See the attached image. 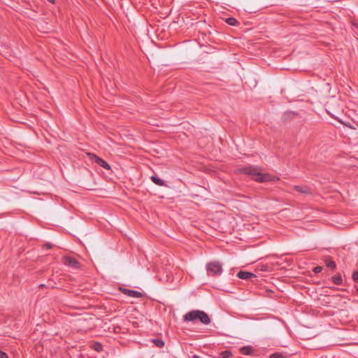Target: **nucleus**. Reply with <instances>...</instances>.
<instances>
[{"label":"nucleus","mask_w":358,"mask_h":358,"mask_svg":"<svg viewBox=\"0 0 358 358\" xmlns=\"http://www.w3.org/2000/svg\"><path fill=\"white\" fill-rule=\"evenodd\" d=\"M262 168L257 166H247L238 169V173L251 176L257 182H264L271 180V176L262 173Z\"/></svg>","instance_id":"obj_1"},{"label":"nucleus","mask_w":358,"mask_h":358,"mask_svg":"<svg viewBox=\"0 0 358 358\" xmlns=\"http://www.w3.org/2000/svg\"><path fill=\"white\" fill-rule=\"evenodd\" d=\"M183 320L187 322H195L196 320H199L205 325L210 323V318L206 312L200 310H194L187 313L183 316Z\"/></svg>","instance_id":"obj_2"},{"label":"nucleus","mask_w":358,"mask_h":358,"mask_svg":"<svg viewBox=\"0 0 358 358\" xmlns=\"http://www.w3.org/2000/svg\"><path fill=\"white\" fill-rule=\"evenodd\" d=\"M222 264L217 261L208 262L206 264V272L208 276H219L222 273Z\"/></svg>","instance_id":"obj_3"},{"label":"nucleus","mask_w":358,"mask_h":358,"mask_svg":"<svg viewBox=\"0 0 358 358\" xmlns=\"http://www.w3.org/2000/svg\"><path fill=\"white\" fill-rule=\"evenodd\" d=\"M88 155L90 157V159L92 162L96 163L97 164H99V166H101V167L106 170L110 169V166L103 159L92 153H89Z\"/></svg>","instance_id":"obj_4"},{"label":"nucleus","mask_w":358,"mask_h":358,"mask_svg":"<svg viewBox=\"0 0 358 358\" xmlns=\"http://www.w3.org/2000/svg\"><path fill=\"white\" fill-rule=\"evenodd\" d=\"M64 264L73 268H78L80 263L73 257L66 256L64 257Z\"/></svg>","instance_id":"obj_5"},{"label":"nucleus","mask_w":358,"mask_h":358,"mask_svg":"<svg viewBox=\"0 0 358 358\" xmlns=\"http://www.w3.org/2000/svg\"><path fill=\"white\" fill-rule=\"evenodd\" d=\"M237 276L240 278V279H243V280H248V279H250V278H256V275L251 273V272H248V271H239L237 274Z\"/></svg>","instance_id":"obj_6"},{"label":"nucleus","mask_w":358,"mask_h":358,"mask_svg":"<svg viewBox=\"0 0 358 358\" xmlns=\"http://www.w3.org/2000/svg\"><path fill=\"white\" fill-rule=\"evenodd\" d=\"M294 189L300 193L308 194H311V189L306 185H295L294 186Z\"/></svg>","instance_id":"obj_7"},{"label":"nucleus","mask_w":358,"mask_h":358,"mask_svg":"<svg viewBox=\"0 0 358 358\" xmlns=\"http://www.w3.org/2000/svg\"><path fill=\"white\" fill-rule=\"evenodd\" d=\"M123 292L127 296L134 298H140L142 296V293L136 290L124 289Z\"/></svg>","instance_id":"obj_8"},{"label":"nucleus","mask_w":358,"mask_h":358,"mask_svg":"<svg viewBox=\"0 0 358 358\" xmlns=\"http://www.w3.org/2000/svg\"><path fill=\"white\" fill-rule=\"evenodd\" d=\"M150 179L157 185H159V186H164L165 185L164 181L162 179L159 178L157 176H152L150 177Z\"/></svg>","instance_id":"obj_9"},{"label":"nucleus","mask_w":358,"mask_h":358,"mask_svg":"<svg viewBox=\"0 0 358 358\" xmlns=\"http://www.w3.org/2000/svg\"><path fill=\"white\" fill-rule=\"evenodd\" d=\"M253 349L252 346H243L240 349V352L245 355H250L252 353Z\"/></svg>","instance_id":"obj_10"},{"label":"nucleus","mask_w":358,"mask_h":358,"mask_svg":"<svg viewBox=\"0 0 358 358\" xmlns=\"http://www.w3.org/2000/svg\"><path fill=\"white\" fill-rule=\"evenodd\" d=\"M331 280L334 282V283L336 285H340L342 284V277L340 273H338L334 276L331 277Z\"/></svg>","instance_id":"obj_11"},{"label":"nucleus","mask_w":358,"mask_h":358,"mask_svg":"<svg viewBox=\"0 0 358 358\" xmlns=\"http://www.w3.org/2000/svg\"><path fill=\"white\" fill-rule=\"evenodd\" d=\"M151 342L153 343L157 347L161 348L164 346V342L161 338H153L151 340Z\"/></svg>","instance_id":"obj_12"},{"label":"nucleus","mask_w":358,"mask_h":358,"mask_svg":"<svg viewBox=\"0 0 358 358\" xmlns=\"http://www.w3.org/2000/svg\"><path fill=\"white\" fill-rule=\"evenodd\" d=\"M325 264L326 266L331 269H334L336 266L335 262L333 261L331 258L326 259Z\"/></svg>","instance_id":"obj_13"},{"label":"nucleus","mask_w":358,"mask_h":358,"mask_svg":"<svg viewBox=\"0 0 358 358\" xmlns=\"http://www.w3.org/2000/svg\"><path fill=\"white\" fill-rule=\"evenodd\" d=\"M232 357V353L230 350H224L219 354V358H230Z\"/></svg>","instance_id":"obj_14"},{"label":"nucleus","mask_w":358,"mask_h":358,"mask_svg":"<svg viewBox=\"0 0 358 358\" xmlns=\"http://www.w3.org/2000/svg\"><path fill=\"white\" fill-rule=\"evenodd\" d=\"M226 22L231 26H236L238 24V22L234 17H228L226 19Z\"/></svg>","instance_id":"obj_15"},{"label":"nucleus","mask_w":358,"mask_h":358,"mask_svg":"<svg viewBox=\"0 0 358 358\" xmlns=\"http://www.w3.org/2000/svg\"><path fill=\"white\" fill-rule=\"evenodd\" d=\"M92 348L97 352H100L103 350L102 345L98 342L93 343Z\"/></svg>","instance_id":"obj_16"},{"label":"nucleus","mask_w":358,"mask_h":358,"mask_svg":"<svg viewBox=\"0 0 358 358\" xmlns=\"http://www.w3.org/2000/svg\"><path fill=\"white\" fill-rule=\"evenodd\" d=\"M352 280H354V282L358 283V271H355L353 273H352Z\"/></svg>","instance_id":"obj_17"},{"label":"nucleus","mask_w":358,"mask_h":358,"mask_svg":"<svg viewBox=\"0 0 358 358\" xmlns=\"http://www.w3.org/2000/svg\"><path fill=\"white\" fill-rule=\"evenodd\" d=\"M270 358H283V355L281 353L275 352L271 355Z\"/></svg>","instance_id":"obj_18"},{"label":"nucleus","mask_w":358,"mask_h":358,"mask_svg":"<svg viewBox=\"0 0 358 358\" xmlns=\"http://www.w3.org/2000/svg\"><path fill=\"white\" fill-rule=\"evenodd\" d=\"M322 271V267L320 266H317L313 268V272L315 273H319Z\"/></svg>","instance_id":"obj_19"},{"label":"nucleus","mask_w":358,"mask_h":358,"mask_svg":"<svg viewBox=\"0 0 358 358\" xmlns=\"http://www.w3.org/2000/svg\"><path fill=\"white\" fill-rule=\"evenodd\" d=\"M0 358H8V356L6 352L0 350Z\"/></svg>","instance_id":"obj_20"},{"label":"nucleus","mask_w":358,"mask_h":358,"mask_svg":"<svg viewBox=\"0 0 358 358\" xmlns=\"http://www.w3.org/2000/svg\"><path fill=\"white\" fill-rule=\"evenodd\" d=\"M44 247L47 249H50L52 247V245L51 243H46L44 245Z\"/></svg>","instance_id":"obj_21"},{"label":"nucleus","mask_w":358,"mask_h":358,"mask_svg":"<svg viewBox=\"0 0 358 358\" xmlns=\"http://www.w3.org/2000/svg\"><path fill=\"white\" fill-rule=\"evenodd\" d=\"M192 358H201V357H199V355H194L192 356Z\"/></svg>","instance_id":"obj_22"},{"label":"nucleus","mask_w":358,"mask_h":358,"mask_svg":"<svg viewBox=\"0 0 358 358\" xmlns=\"http://www.w3.org/2000/svg\"><path fill=\"white\" fill-rule=\"evenodd\" d=\"M44 286H45L44 284H41V285H39V287H43Z\"/></svg>","instance_id":"obj_23"},{"label":"nucleus","mask_w":358,"mask_h":358,"mask_svg":"<svg viewBox=\"0 0 358 358\" xmlns=\"http://www.w3.org/2000/svg\"><path fill=\"white\" fill-rule=\"evenodd\" d=\"M357 292H358V288H357Z\"/></svg>","instance_id":"obj_24"}]
</instances>
